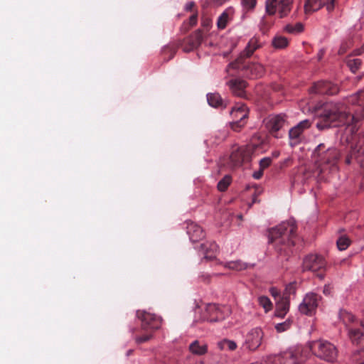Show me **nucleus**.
Segmentation results:
<instances>
[{"label": "nucleus", "mask_w": 364, "mask_h": 364, "mask_svg": "<svg viewBox=\"0 0 364 364\" xmlns=\"http://www.w3.org/2000/svg\"><path fill=\"white\" fill-rule=\"evenodd\" d=\"M257 0H242V4L245 9L249 10L255 8Z\"/></svg>", "instance_id": "37998d69"}, {"label": "nucleus", "mask_w": 364, "mask_h": 364, "mask_svg": "<svg viewBox=\"0 0 364 364\" xmlns=\"http://www.w3.org/2000/svg\"><path fill=\"white\" fill-rule=\"evenodd\" d=\"M259 306H261L265 311L268 312L272 309V303L270 299L266 296H260L257 299Z\"/></svg>", "instance_id": "2f4dec72"}, {"label": "nucleus", "mask_w": 364, "mask_h": 364, "mask_svg": "<svg viewBox=\"0 0 364 364\" xmlns=\"http://www.w3.org/2000/svg\"><path fill=\"white\" fill-rule=\"evenodd\" d=\"M363 93V91L358 92L355 95L350 97L349 102L353 104L359 103L360 97Z\"/></svg>", "instance_id": "c03bdc74"}, {"label": "nucleus", "mask_w": 364, "mask_h": 364, "mask_svg": "<svg viewBox=\"0 0 364 364\" xmlns=\"http://www.w3.org/2000/svg\"><path fill=\"white\" fill-rule=\"evenodd\" d=\"M262 46L257 37L252 38L239 57L228 65L229 68H240L246 58H250L254 52Z\"/></svg>", "instance_id": "9b49d317"}, {"label": "nucleus", "mask_w": 364, "mask_h": 364, "mask_svg": "<svg viewBox=\"0 0 364 364\" xmlns=\"http://www.w3.org/2000/svg\"><path fill=\"white\" fill-rule=\"evenodd\" d=\"M272 46L276 49H284L289 45L288 39L282 36H276L272 41Z\"/></svg>", "instance_id": "bb28decb"}, {"label": "nucleus", "mask_w": 364, "mask_h": 364, "mask_svg": "<svg viewBox=\"0 0 364 364\" xmlns=\"http://www.w3.org/2000/svg\"><path fill=\"white\" fill-rule=\"evenodd\" d=\"M321 296L315 293L307 294L299 306V311L306 315H311L318 305Z\"/></svg>", "instance_id": "2eb2a0df"}, {"label": "nucleus", "mask_w": 364, "mask_h": 364, "mask_svg": "<svg viewBox=\"0 0 364 364\" xmlns=\"http://www.w3.org/2000/svg\"><path fill=\"white\" fill-rule=\"evenodd\" d=\"M336 244L339 250H345L350 245V240L345 235L341 236L338 239Z\"/></svg>", "instance_id": "4c0bfd02"}, {"label": "nucleus", "mask_w": 364, "mask_h": 364, "mask_svg": "<svg viewBox=\"0 0 364 364\" xmlns=\"http://www.w3.org/2000/svg\"><path fill=\"white\" fill-rule=\"evenodd\" d=\"M363 117H364V110H363V113H362V114L360 116V118H363Z\"/></svg>", "instance_id": "6e6d98bb"}, {"label": "nucleus", "mask_w": 364, "mask_h": 364, "mask_svg": "<svg viewBox=\"0 0 364 364\" xmlns=\"http://www.w3.org/2000/svg\"><path fill=\"white\" fill-rule=\"evenodd\" d=\"M229 312V309L226 306L222 308L215 304H208L205 306L200 320L210 322L219 321L224 319L225 314Z\"/></svg>", "instance_id": "6e6552de"}, {"label": "nucleus", "mask_w": 364, "mask_h": 364, "mask_svg": "<svg viewBox=\"0 0 364 364\" xmlns=\"http://www.w3.org/2000/svg\"><path fill=\"white\" fill-rule=\"evenodd\" d=\"M152 332L153 331H150V332H148L142 336L136 337V342L138 344H140V343H145V342L149 341L152 338Z\"/></svg>", "instance_id": "a19ab883"}, {"label": "nucleus", "mask_w": 364, "mask_h": 364, "mask_svg": "<svg viewBox=\"0 0 364 364\" xmlns=\"http://www.w3.org/2000/svg\"><path fill=\"white\" fill-rule=\"evenodd\" d=\"M335 0H306L304 4V11L306 14H310L326 6L328 11L334 8Z\"/></svg>", "instance_id": "f3484780"}, {"label": "nucleus", "mask_w": 364, "mask_h": 364, "mask_svg": "<svg viewBox=\"0 0 364 364\" xmlns=\"http://www.w3.org/2000/svg\"><path fill=\"white\" fill-rule=\"evenodd\" d=\"M218 346L220 350H234L237 348V344L235 342L227 339H224L219 342Z\"/></svg>", "instance_id": "473e14b6"}, {"label": "nucleus", "mask_w": 364, "mask_h": 364, "mask_svg": "<svg viewBox=\"0 0 364 364\" xmlns=\"http://www.w3.org/2000/svg\"><path fill=\"white\" fill-rule=\"evenodd\" d=\"M246 124V121H240L239 119L235 120L230 123L231 129L235 132H240Z\"/></svg>", "instance_id": "ea45409f"}, {"label": "nucleus", "mask_w": 364, "mask_h": 364, "mask_svg": "<svg viewBox=\"0 0 364 364\" xmlns=\"http://www.w3.org/2000/svg\"><path fill=\"white\" fill-rule=\"evenodd\" d=\"M292 319L289 318L282 323H278L275 324V329L278 333H282L284 331H286L287 330L290 328V327L292 325Z\"/></svg>", "instance_id": "c9c22d12"}, {"label": "nucleus", "mask_w": 364, "mask_h": 364, "mask_svg": "<svg viewBox=\"0 0 364 364\" xmlns=\"http://www.w3.org/2000/svg\"><path fill=\"white\" fill-rule=\"evenodd\" d=\"M339 316L343 323L346 326L354 323L355 317L350 312L342 310L340 311Z\"/></svg>", "instance_id": "c756f323"}, {"label": "nucleus", "mask_w": 364, "mask_h": 364, "mask_svg": "<svg viewBox=\"0 0 364 364\" xmlns=\"http://www.w3.org/2000/svg\"><path fill=\"white\" fill-rule=\"evenodd\" d=\"M285 355H290V353H285Z\"/></svg>", "instance_id": "4d7b16f0"}, {"label": "nucleus", "mask_w": 364, "mask_h": 364, "mask_svg": "<svg viewBox=\"0 0 364 364\" xmlns=\"http://www.w3.org/2000/svg\"><path fill=\"white\" fill-rule=\"evenodd\" d=\"M323 294L328 295L330 294V289L328 286H325L323 288Z\"/></svg>", "instance_id": "864d4df0"}, {"label": "nucleus", "mask_w": 364, "mask_h": 364, "mask_svg": "<svg viewBox=\"0 0 364 364\" xmlns=\"http://www.w3.org/2000/svg\"><path fill=\"white\" fill-rule=\"evenodd\" d=\"M208 104L213 107L223 106V100L218 93H210L207 95Z\"/></svg>", "instance_id": "cd10ccee"}, {"label": "nucleus", "mask_w": 364, "mask_h": 364, "mask_svg": "<svg viewBox=\"0 0 364 364\" xmlns=\"http://www.w3.org/2000/svg\"><path fill=\"white\" fill-rule=\"evenodd\" d=\"M348 335L353 343H359L364 335L363 323L356 322L354 326H349Z\"/></svg>", "instance_id": "412c9836"}, {"label": "nucleus", "mask_w": 364, "mask_h": 364, "mask_svg": "<svg viewBox=\"0 0 364 364\" xmlns=\"http://www.w3.org/2000/svg\"><path fill=\"white\" fill-rule=\"evenodd\" d=\"M225 267L232 270L241 271L247 269L248 267V264L242 262L240 260H237L227 262L225 264Z\"/></svg>", "instance_id": "c85d7f7f"}, {"label": "nucleus", "mask_w": 364, "mask_h": 364, "mask_svg": "<svg viewBox=\"0 0 364 364\" xmlns=\"http://www.w3.org/2000/svg\"><path fill=\"white\" fill-rule=\"evenodd\" d=\"M234 120L246 121L248 117V109L245 104H237L230 112Z\"/></svg>", "instance_id": "5701e85b"}, {"label": "nucleus", "mask_w": 364, "mask_h": 364, "mask_svg": "<svg viewBox=\"0 0 364 364\" xmlns=\"http://www.w3.org/2000/svg\"><path fill=\"white\" fill-rule=\"evenodd\" d=\"M284 30L289 33H299L303 31L304 26L301 23H296L295 25L287 24Z\"/></svg>", "instance_id": "72a5a7b5"}, {"label": "nucleus", "mask_w": 364, "mask_h": 364, "mask_svg": "<svg viewBox=\"0 0 364 364\" xmlns=\"http://www.w3.org/2000/svg\"><path fill=\"white\" fill-rule=\"evenodd\" d=\"M202 41V31L200 30H197L183 40L181 46L185 52H190L197 48L200 45Z\"/></svg>", "instance_id": "6ab92c4d"}, {"label": "nucleus", "mask_w": 364, "mask_h": 364, "mask_svg": "<svg viewBox=\"0 0 364 364\" xmlns=\"http://www.w3.org/2000/svg\"><path fill=\"white\" fill-rule=\"evenodd\" d=\"M195 6V3L193 1H191L188 3L186 6V9L187 11H192L193 8Z\"/></svg>", "instance_id": "8fccbe9b"}, {"label": "nucleus", "mask_w": 364, "mask_h": 364, "mask_svg": "<svg viewBox=\"0 0 364 364\" xmlns=\"http://www.w3.org/2000/svg\"><path fill=\"white\" fill-rule=\"evenodd\" d=\"M362 64V60L358 58L348 59L347 60V65L353 73H356Z\"/></svg>", "instance_id": "e433bc0d"}, {"label": "nucleus", "mask_w": 364, "mask_h": 364, "mask_svg": "<svg viewBox=\"0 0 364 364\" xmlns=\"http://www.w3.org/2000/svg\"><path fill=\"white\" fill-rule=\"evenodd\" d=\"M197 21H198V14H194L192 16H191L189 18L190 26H194L195 25H196Z\"/></svg>", "instance_id": "a18cd8bd"}, {"label": "nucleus", "mask_w": 364, "mask_h": 364, "mask_svg": "<svg viewBox=\"0 0 364 364\" xmlns=\"http://www.w3.org/2000/svg\"><path fill=\"white\" fill-rule=\"evenodd\" d=\"M355 159L364 171V134L359 135L356 144L352 148L350 154L346 159V163L350 164Z\"/></svg>", "instance_id": "4468645a"}, {"label": "nucleus", "mask_w": 364, "mask_h": 364, "mask_svg": "<svg viewBox=\"0 0 364 364\" xmlns=\"http://www.w3.org/2000/svg\"><path fill=\"white\" fill-rule=\"evenodd\" d=\"M252 151L251 146H240L234 149L229 158L230 168L240 167L243 163L250 161Z\"/></svg>", "instance_id": "1a4fd4ad"}, {"label": "nucleus", "mask_w": 364, "mask_h": 364, "mask_svg": "<svg viewBox=\"0 0 364 364\" xmlns=\"http://www.w3.org/2000/svg\"><path fill=\"white\" fill-rule=\"evenodd\" d=\"M311 122L309 119L300 122L295 127L289 131V136L291 146H294L299 143L303 132L311 127Z\"/></svg>", "instance_id": "a211bd4d"}, {"label": "nucleus", "mask_w": 364, "mask_h": 364, "mask_svg": "<svg viewBox=\"0 0 364 364\" xmlns=\"http://www.w3.org/2000/svg\"><path fill=\"white\" fill-rule=\"evenodd\" d=\"M339 159L340 153L337 149L324 143L319 144L312 153L315 164L314 174L319 180H326L328 174L338 170Z\"/></svg>", "instance_id": "f03ea898"}, {"label": "nucleus", "mask_w": 364, "mask_h": 364, "mask_svg": "<svg viewBox=\"0 0 364 364\" xmlns=\"http://www.w3.org/2000/svg\"><path fill=\"white\" fill-rule=\"evenodd\" d=\"M238 70L242 72V74L250 78H258L261 77L264 73V66L258 63H252L247 65L245 64V60L240 68H227V72L230 75H234L233 73H230V70Z\"/></svg>", "instance_id": "9d476101"}, {"label": "nucleus", "mask_w": 364, "mask_h": 364, "mask_svg": "<svg viewBox=\"0 0 364 364\" xmlns=\"http://www.w3.org/2000/svg\"><path fill=\"white\" fill-rule=\"evenodd\" d=\"M232 178L230 175L225 176L218 183V189L221 191H225L230 185Z\"/></svg>", "instance_id": "f704fd0d"}, {"label": "nucleus", "mask_w": 364, "mask_h": 364, "mask_svg": "<svg viewBox=\"0 0 364 364\" xmlns=\"http://www.w3.org/2000/svg\"><path fill=\"white\" fill-rule=\"evenodd\" d=\"M292 3V0H266V12L272 16L277 11L279 18H284L291 10Z\"/></svg>", "instance_id": "423d86ee"}, {"label": "nucleus", "mask_w": 364, "mask_h": 364, "mask_svg": "<svg viewBox=\"0 0 364 364\" xmlns=\"http://www.w3.org/2000/svg\"><path fill=\"white\" fill-rule=\"evenodd\" d=\"M326 261L324 258L318 255H309L303 260V271H311L317 273L316 276L323 279L324 278V270Z\"/></svg>", "instance_id": "39448f33"}, {"label": "nucleus", "mask_w": 364, "mask_h": 364, "mask_svg": "<svg viewBox=\"0 0 364 364\" xmlns=\"http://www.w3.org/2000/svg\"><path fill=\"white\" fill-rule=\"evenodd\" d=\"M316 127L323 130L330 127H338L350 124L358 121V118L348 111L347 107L343 103H327L316 112Z\"/></svg>", "instance_id": "f257e3e1"}, {"label": "nucleus", "mask_w": 364, "mask_h": 364, "mask_svg": "<svg viewBox=\"0 0 364 364\" xmlns=\"http://www.w3.org/2000/svg\"><path fill=\"white\" fill-rule=\"evenodd\" d=\"M310 349L318 357L328 362L335 361L338 356L336 347L325 340L312 341L310 343Z\"/></svg>", "instance_id": "20e7f679"}, {"label": "nucleus", "mask_w": 364, "mask_h": 364, "mask_svg": "<svg viewBox=\"0 0 364 364\" xmlns=\"http://www.w3.org/2000/svg\"><path fill=\"white\" fill-rule=\"evenodd\" d=\"M136 316L141 320V328L144 331H154L159 329L162 323V318L160 316L145 311H137Z\"/></svg>", "instance_id": "0eeeda50"}, {"label": "nucleus", "mask_w": 364, "mask_h": 364, "mask_svg": "<svg viewBox=\"0 0 364 364\" xmlns=\"http://www.w3.org/2000/svg\"><path fill=\"white\" fill-rule=\"evenodd\" d=\"M272 163V159L269 157H265L260 160L259 161V168L262 170H264L267 167L270 166Z\"/></svg>", "instance_id": "79ce46f5"}, {"label": "nucleus", "mask_w": 364, "mask_h": 364, "mask_svg": "<svg viewBox=\"0 0 364 364\" xmlns=\"http://www.w3.org/2000/svg\"><path fill=\"white\" fill-rule=\"evenodd\" d=\"M263 171H264V170H262L259 168V171H255L253 173V175H252L253 178L255 179H259L263 175Z\"/></svg>", "instance_id": "49530a36"}, {"label": "nucleus", "mask_w": 364, "mask_h": 364, "mask_svg": "<svg viewBox=\"0 0 364 364\" xmlns=\"http://www.w3.org/2000/svg\"><path fill=\"white\" fill-rule=\"evenodd\" d=\"M201 279L204 282H210V276L208 274H203L201 276H200Z\"/></svg>", "instance_id": "3c124183"}, {"label": "nucleus", "mask_w": 364, "mask_h": 364, "mask_svg": "<svg viewBox=\"0 0 364 364\" xmlns=\"http://www.w3.org/2000/svg\"><path fill=\"white\" fill-rule=\"evenodd\" d=\"M263 336V331L260 328H252L245 336V347L250 350H255L260 346Z\"/></svg>", "instance_id": "ddd939ff"}, {"label": "nucleus", "mask_w": 364, "mask_h": 364, "mask_svg": "<svg viewBox=\"0 0 364 364\" xmlns=\"http://www.w3.org/2000/svg\"><path fill=\"white\" fill-rule=\"evenodd\" d=\"M339 92V87L336 84L328 81H319L314 84L310 89L311 93L318 95H336Z\"/></svg>", "instance_id": "dca6fc26"}, {"label": "nucleus", "mask_w": 364, "mask_h": 364, "mask_svg": "<svg viewBox=\"0 0 364 364\" xmlns=\"http://www.w3.org/2000/svg\"><path fill=\"white\" fill-rule=\"evenodd\" d=\"M287 123V116L284 114L270 115L266 119V127L269 133L274 137L279 138V131L281 130Z\"/></svg>", "instance_id": "f8f14e48"}, {"label": "nucleus", "mask_w": 364, "mask_h": 364, "mask_svg": "<svg viewBox=\"0 0 364 364\" xmlns=\"http://www.w3.org/2000/svg\"><path fill=\"white\" fill-rule=\"evenodd\" d=\"M286 291H288L289 294L294 293L295 291V287L294 284H289L287 288Z\"/></svg>", "instance_id": "09e8293b"}, {"label": "nucleus", "mask_w": 364, "mask_h": 364, "mask_svg": "<svg viewBox=\"0 0 364 364\" xmlns=\"http://www.w3.org/2000/svg\"><path fill=\"white\" fill-rule=\"evenodd\" d=\"M200 249L205 255V258L207 259H213L215 257L218 252V245L213 242L202 243L200 245Z\"/></svg>", "instance_id": "b1692460"}, {"label": "nucleus", "mask_w": 364, "mask_h": 364, "mask_svg": "<svg viewBox=\"0 0 364 364\" xmlns=\"http://www.w3.org/2000/svg\"><path fill=\"white\" fill-rule=\"evenodd\" d=\"M166 52H170L171 53V57L169 58V59H171V58H173V55L175 54L176 49L173 48H171V47H166L164 49V53H166Z\"/></svg>", "instance_id": "de8ad7c7"}, {"label": "nucleus", "mask_w": 364, "mask_h": 364, "mask_svg": "<svg viewBox=\"0 0 364 364\" xmlns=\"http://www.w3.org/2000/svg\"><path fill=\"white\" fill-rule=\"evenodd\" d=\"M296 225L294 220L283 222L269 231V242L274 243L277 251L286 255L291 252V247L296 244Z\"/></svg>", "instance_id": "7ed1b4c3"}, {"label": "nucleus", "mask_w": 364, "mask_h": 364, "mask_svg": "<svg viewBox=\"0 0 364 364\" xmlns=\"http://www.w3.org/2000/svg\"><path fill=\"white\" fill-rule=\"evenodd\" d=\"M190 351L197 355H203L207 353L208 348L206 345H200L198 341H194L189 346Z\"/></svg>", "instance_id": "a878e982"}, {"label": "nucleus", "mask_w": 364, "mask_h": 364, "mask_svg": "<svg viewBox=\"0 0 364 364\" xmlns=\"http://www.w3.org/2000/svg\"><path fill=\"white\" fill-rule=\"evenodd\" d=\"M269 291H270L272 296L274 297H276L279 295V291L276 288H274V287L271 288Z\"/></svg>", "instance_id": "603ef678"}, {"label": "nucleus", "mask_w": 364, "mask_h": 364, "mask_svg": "<svg viewBox=\"0 0 364 364\" xmlns=\"http://www.w3.org/2000/svg\"><path fill=\"white\" fill-rule=\"evenodd\" d=\"M282 357L281 355H277L274 358V362H279L281 363V360H282Z\"/></svg>", "instance_id": "5fc2aeb1"}, {"label": "nucleus", "mask_w": 364, "mask_h": 364, "mask_svg": "<svg viewBox=\"0 0 364 364\" xmlns=\"http://www.w3.org/2000/svg\"><path fill=\"white\" fill-rule=\"evenodd\" d=\"M230 21L229 11H225L218 18L217 26L219 29H224Z\"/></svg>", "instance_id": "7c9ffc66"}, {"label": "nucleus", "mask_w": 364, "mask_h": 364, "mask_svg": "<svg viewBox=\"0 0 364 364\" xmlns=\"http://www.w3.org/2000/svg\"><path fill=\"white\" fill-rule=\"evenodd\" d=\"M351 46H352V41L351 40L348 39V40L343 41L341 44L340 48L338 50V53L340 55H343V54L346 53Z\"/></svg>", "instance_id": "58836bf2"}, {"label": "nucleus", "mask_w": 364, "mask_h": 364, "mask_svg": "<svg viewBox=\"0 0 364 364\" xmlns=\"http://www.w3.org/2000/svg\"><path fill=\"white\" fill-rule=\"evenodd\" d=\"M187 233L193 242H198L205 237V233L202 228L193 223L188 225Z\"/></svg>", "instance_id": "4be33fe9"}, {"label": "nucleus", "mask_w": 364, "mask_h": 364, "mask_svg": "<svg viewBox=\"0 0 364 364\" xmlns=\"http://www.w3.org/2000/svg\"><path fill=\"white\" fill-rule=\"evenodd\" d=\"M289 309V301L287 298L277 304L274 315L278 318H284Z\"/></svg>", "instance_id": "393cba45"}, {"label": "nucleus", "mask_w": 364, "mask_h": 364, "mask_svg": "<svg viewBox=\"0 0 364 364\" xmlns=\"http://www.w3.org/2000/svg\"><path fill=\"white\" fill-rule=\"evenodd\" d=\"M227 85L233 95L240 97H246L245 88L247 85L246 81L240 78H234L227 82Z\"/></svg>", "instance_id": "aec40b11"}, {"label": "nucleus", "mask_w": 364, "mask_h": 364, "mask_svg": "<svg viewBox=\"0 0 364 364\" xmlns=\"http://www.w3.org/2000/svg\"><path fill=\"white\" fill-rule=\"evenodd\" d=\"M360 364H364V363H360Z\"/></svg>", "instance_id": "13d9d810"}]
</instances>
